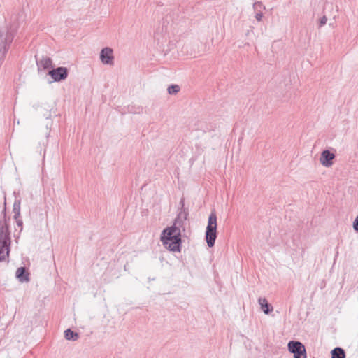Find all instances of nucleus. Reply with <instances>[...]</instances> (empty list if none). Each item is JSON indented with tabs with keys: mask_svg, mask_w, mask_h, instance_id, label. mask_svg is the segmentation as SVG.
<instances>
[{
	"mask_svg": "<svg viewBox=\"0 0 358 358\" xmlns=\"http://www.w3.org/2000/svg\"><path fill=\"white\" fill-rule=\"evenodd\" d=\"M180 91V87L178 85H171L168 87V92L170 94H176Z\"/></svg>",
	"mask_w": 358,
	"mask_h": 358,
	"instance_id": "17",
	"label": "nucleus"
},
{
	"mask_svg": "<svg viewBox=\"0 0 358 358\" xmlns=\"http://www.w3.org/2000/svg\"><path fill=\"white\" fill-rule=\"evenodd\" d=\"M288 350L294 354V358L307 357L305 346L299 341H289L288 343Z\"/></svg>",
	"mask_w": 358,
	"mask_h": 358,
	"instance_id": "4",
	"label": "nucleus"
},
{
	"mask_svg": "<svg viewBox=\"0 0 358 358\" xmlns=\"http://www.w3.org/2000/svg\"><path fill=\"white\" fill-rule=\"evenodd\" d=\"M36 59L38 71L48 69L52 65V61L50 57L43 56L41 59H38L36 56Z\"/></svg>",
	"mask_w": 358,
	"mask_h": 358,
	"instance_id": "11",
	"label": "nucleus"
},
{
	"mask_svg": "<svg viewBox=\"0 0 358 358\" xmlns=\"http://www.w3.org/2000/svg\"><path fill=\"white\" fill-rule=\"evenodd\" d=\"M15 34V30L11 27L6 24L0 27V66L5 59Z\"/></svg>",
	"mask_w": 358,
	"mask_h": 358,
	"instance_id": "2",
	"label": "nucleus"
},
{
	"mask_svg": "<svg viewBox=\"0 0 358 358\" xmlns=\"http://www.w3.org/2000/svg\"><path fill=\"white\" fill-rule=\"evenodd\" d=\"M48 74L51 76L54 82H59L67 78L69 71L66 67L60 66L50 70Z\"/></svg>",
	"mask_w": 358,
	"mask_h": 358,
	"instance_id": "5",
	"label": "nucleus"
},
{
	"mask_svg": "<svg viewBox=\"0 0 358 358\" xmlns=\"http://www.w3.org/2000/svg\"><path fill=\"white\" fill-rule=\"evenodd\" d=\"M259 304L261 306L262 310L266 314L268 315L271 312L273 311V306L268 303L267 299L266 298H259L258 299Z\"/></svg>",
	"mask_w": 358,
	"mask_h": 358,
	"instance_id": "13",
	"label": "nucleus"
},
{
	"mask_svg": "<svg viewBox=\"0 0 358 358\" xmlns=\"http://www.w3.org/2000/svg\"><path fill=\"white\" fill-rule=\"evenodd\" d=\"M180 205L181 206V210L180 211H182L184 210H186L185 208V202H184V199H181L180 201Z\"/></svg>",
	"mask_w": 358,
	"mask_h": 358,
	"instance_id": "24",
	"label": "nucleus"
},
{
	"mask_svg": "<svg viewBox=\"0 0 358 358\" xmlns=\"http://www.w3.org/2000/svg\"><path fill=\"white\" fill-rule=\"evenodd\" d=\"M189 215L188 210L180 211L175 219L173 226H176L178 229L185 231L184 224L187 219Z\"/></svg>",
	"mask_w": 358,
	"mask_h": 358,
	"instance_id": "10",
	"label": "nucleus"
},
{
	"mask_svg": "<svg viewBox=\"0 0 358 358\" xmlns=\"http://www.w3.org/2000/svg\"><path fill=\"white\" fill-rule=\"evenodd\" d=\"M64 338L68 341H77L79 338V334L73 331L71 329L64 331Z\"/></svg>",
	"mask_w": 358,
	"mask_h": 358,
	"instance_id": "15",
	"label": "nucleus"
},
{
	"mask_svg": "<svg viewBox=\"0 0 358 358\" xmlns=\"http://www.w3.org/2000/svg\"><path fill=\"white\" fill-rule=\"evenodd\" d=\"M327 18L325 15H324L322 17L320 18V27H322L324 26V24H326L327 23Z\"/></svg>",
	"mask_w": 358,
	"mask_h": 358,
	"instance_id": "22",
	"label": "nucleus"
},
{
	"mask_svg": "<svg viewBox=\"0 0 358 358\" xmlns=\"http://www.w3.org/2000/svg\"><path fill=\"white\" fill-rule=\"evenodd\" d=\"M16 220L17 225L20 227V230L22 229V220L17 218Z\"/></svg>",
	"mask_w": 358,
	"mask_h": 358,
	"instance_id": "23",
	"label": "nucleus"
},
{
	"mask_svg": "<svg viewBox=\"0 0 358 358\" xmlns=\"http://www.w3.org/2000/svg\"><path fill=\"white\" fill-rule=\"evenodd\" d=\"M253 8L255 10H257L259 12V9H261V8L265 9V6H263V4L261 1H256L253 4Z\"/></svg>",
	"mask_w": 358,
	"mask_h": 358,
	"instance_id": "18",
	"label": "nucleus"
},
{
	"mask_svg": "<svg viewBox=\"0 0 358 358\" xmlns=\"http://www.w3.org/2000/svg\"><path fill=\"white\" fill-rule=\"evenodd\" d=\"M255 19L258 21V22H260L262 21V17H263V13H262L261 10H259V12H257L255 15Z\"/></svg>",
	"mask_w": 358,
	"mask_h": 358,
	"instance_id": "21",
	"label": "nucleus"
},
{
	"mask_svg": "<svg viewBox=\"0 0 358 358\" xmlns=\"http://www.w3.org/2000/svg\"><path fill=\"white\" fill-rule=\"evenodd\" d=\"M45 149L43 151V156L45 155Z\"/></svg>",
	"mask_w": 358,
	"mask_h": 358,
	"instance_id": "26",
	"label": "nucleus"
},
{
	"mask_svg": "<svg viewBox=\"0 0 358 358\" xmlns=\"http://www.w3.org/2000/svg\"><path fill=\"white\" fill-rule=\"evenodd\" d=\"M41 151H42L41 149H40L38 151L40 155H41Z\"/></svg>",
	"mask_w": 358,
	"mask_h": 358,
	"instance_id": "25",
	"label": "nucleus"
},
{
	"mask_svg": "<svg viewBox=\"0 0 358 358\" xmlns=\"http://www.w3.org/2000/svg\"><path fill=\"white\" fill-rule=\"evenodd\" d=\"M113 49L108 47L104 48L101 50L100 59L104 64H113L114 57Z\"/></svg>",
	"mask_w": 358,
	"mask_h": 358,
	"instance_id": "9",
	"label": "nucleus"
},
{
	"mask_svg": "<svg viewBox=\"0 0 358 358\" xmlns=\"http://www.w3.org/2000/svg\"><path fill=\"white\" fill-rule=\"evenodd\" d=\"M352 227L354 230L358 233V215L355 217L352 223Z\"/></svg>",
	"mask_w": 358,
	"mask_h": 358,
	"instance_id": "20",
	"label": "nucleus"
},
{
	"mask_svg": "<svg viewBox=\"0 0 358 358\" xmlns=\"http://www.w3.org/2000/svg\"><path fill=\"white\" fill-rule=\"evenodd\" d=\"M250 34V31H248V32L246 33V35H248Z\"/></svg>",
	"mask_w": 358,
	"mask_h": 358,
	"instance_id": "27",
	"label": "nucleus"
},
{
	"mask_svg": "<svg viewBox=\"0 0 358 358\" xmlns=\"http://www.w3.org/2000/svg\"><path fill=\"white\" fill-rule=\"evenodd\" d=\"M336 155L334 152H330L329 150H324L320 157V164L325 167H330L334 164V159Z\"/></svg>",
	"mask_w": 358,
	"mask_h": 358,
	"instance_id": "8",
	"label": "nucleus"
},
{
	"mask_svg": "<svg viewBox=\"0 0 358 358\" xmlns=\"http://www.w3.org/2000/svg\"><path fill=\"white\" fill-rule=\"evenodd\" d=\"M3 217L0 219V262L6 261L10 253V237L7 224L6 208L3 211Z\"/></svg>",
	"mask_w": 358,
	"mask_h": 358,
	"instance_id": "1",
	"label": "nucleus"
},
{
	"mask_svg": "<svg viewBox=\"0 0 358 358\" xmlns=\"http://www.w3.org/2000/svg\"><path fill=\"white\" fill-rule=\"evenodd\" d=\"M50 133V129L48 128V127H46V128H45V142H43V145L45 146V147L47 145L48 138L49 137Z\"/></svg>",
	"mask_w": 358,
	"mask_h": 358,
	"instance_id": "19",
	"label": "nucleus"
},
{
	"mask_svg": "<svg viewBox=\"0 0 358 358\" xmlns=\"http://www.w3.org/2000/svg\"><path fill=\"white\" fill-rule=\"evenodd\" d=\"M217 238V215L215 210L211 211L208 220V225L206 227L205 238L207 245L209 248L215 245Z\"/></svg>",
	"mask_w": 358,
	"mask_h": 358,
	"instance_id": "3",
	"label": "nucleus"
},
{
	"mask_svg": "<svg viewBox=\"0 0 358 358\" xmlns=\"http://www.w3.org/2000/svg\"><path fill=\"white\" fill-rule=\"evenodd\" d=\"M162 241L163 242V245L165 248L170 251L180 252L182 243L181 238L174 236V238L173 239H170V241L164 240Z\"/></svg>",
	"mask_w": 358,
	"mask_h": 358,
	"instance_id": "6",
	"label": "nucleus"
},
{
	"mask_svg": "<svg viewBox=\"0 0 358 358\" xmlns=\"http://www.w3.org/2000/svg\"><path fill=\"white\" fill-rule=\"evenodd\" d=\"M13 212L14 213L13 217L15 220L19 218L20 215V201L15 200L13 203Z\"/></svg>",
	"mask_w": 358,
	"mask_h": 358,
	"instance_id": "16",
	"label": "nucleus"
},
{
	"mask_svg": "<svg viewBox=\"0 0 358 358\" xmlns=\"http://www.w3.org/2000/svg\"><path fill=\"white\" fill-rule=\"evenodd\" d=\"M15 276L17 279L21 282L29 281V273L28 272L26 267L18 268L16 271Z\"/></svg>",
	"mask_w": 358,
	"mask_h": 358,
	"instance_id": "12",
	"label": "nucleus"
},
{
	"mask_svg": "<svg viewBox=\"0 0 358 358\" xmlns=\"http://www.w3.org/2000/svg\"><path fill=\"white\" fill-rule=\"evenodd\" d=\"M331 358H345V350L340 348L336 347L331 351Z\"/></svg>",
	"mask_w": 358,
	"mask_h": 358,
	"instance_id": "14",
	"label": "nucleus"
},
{
	"mask_svg": "<svg viewBox=\"0 0 358 358\" xmlns=\"http://www.w3.org/2000/svg\"><path fill=\"white\" fill-rule=\"evenodd\" d=\"M174 236L181 238V230L177 229L176 226L172 225L171 227H167L163 230L162 234V241L173 239Z\"/></svg>",
	"mask_w": 358,
	"mask_h": 358,
	"instance_id": "7",
	"label": "nucleus"
}]
</instances>
